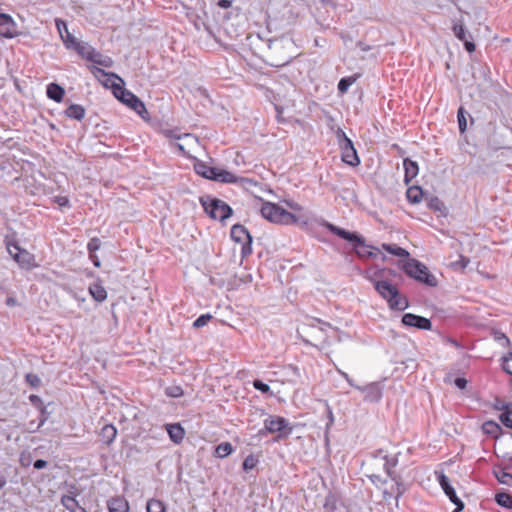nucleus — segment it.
<instances>
[{
  "instance_id": "obj_1",
  "label": "nucleus",
  "mask_w": 512,
  "mask_h": 512,
  "mask_svg": "<svg viewBox=\"0 0 512 512\" xmlns=\"http://www.w3.org/2000/svg\"><path fill=\"white\" fill-rule=\"evenodd\" d=\"M374 288L387 301L391 309L403 311L408 307L407 298L401 295L398 288L389 281H376Z\"/></svg>"
},
{
  "instance_id": "obj_42",
  "label": "nucleus",
  "mask_w": 512,
  "mask_h": 512,
  "mask_svg": "<svg viewBox=\"0 0 512 512\" xmlns=\"http://www.w3.org/2000/svg\"><path fill=\"white\" fill-rule=\"evenodd\" d=\"M21 268L23 269H31L33 266H35L34 264L31 263V260H33L34 258H18V257H15L13 258Z\"/></svg>"
},
{
  "instance_id": "obj_52",
  "label": "nucleus",
  "mask_w": 512,
  "mask_h": 512,
  "mask_svg": "<svg viewBox=\"0 0 512 512\" xmlns=\"http://www.w3.org/2000/svg\"><path fill=\"white\" fill-rule=\"evenodd\" d=\"M68 202V198L65 196H60L56 198V203H58L60 206H66Z\"/></svg>"
},
{
  "instance_id": "obj_31",
  "label": "nucleus",
  "mask_w": 512,
  "mask_h": 512,
  "mask_svg": "<svg viewBox=\"0 0 512 512\" xmlns=\"http://www.w3.org/2000/svg\"><path fill=\"white\" fill-rule=\"evenodd\" d=\"M147 512H166L165 505L158 499H150L147 502Z\"/></svg>"
},
{
  "instance_id": "obj_25",
  "label": "nucleus",
  "mask_w": 512,
  "mask_h": 512,
  "mask_svg": "<svg viewBox=\"0 0 512 512\" xmlns=\"http://www.w3.org/2000/svg\"><path fill=\"white\" fill-rule=\"evenodd\" d=\"M116 434H117V430L113 425H105L101 429L100 437L104 443L110 444L116 437Z\"/></svg>"
},
{
  "instance_id": "obj_32",
  "label": "nucleus",
  "mask_w": 512,
  "mask_h": 512,
  "mask_svg": "<svg viewBox=\"0 0 512 512\" xmlns=\"http://www.w3.org/2000/svg\"><path fill=\"white\" fill-rule=\"evenodd\" d=\"M383 249L388 252L389 254H392L394 256H410L409 252H407L405 249L398 247L397 245H382Z\"/></svg>"
},
{
  "instance_id": "obj_20",
  "label": "nucleus",
  "mask_w": 512,
  "mask_h": 512,
  "mask_svg": "<svg viewBox=\"0 0 512 512\" xmlns=\"http://www.w3.org/2000/svg\"><path fill=\"white\" fill-rule=\"evenodd\" d=\"M70 49H74L81 55L83 58L89 60L92 59V56H96V50L91 46L81 43L77 41Z\"/></svg>"
},
{
  "instance_id": "obj_16",
  "label": "nucleus",
  "mask_w": 512,
  "mask_h": 512,
  "mask_svg": "<svg viewBox=\"0 0 512 512\" xmlns=\"http://www.w3.org/2000/svg\"><path fill=\"white\" fill-rule=\"evenodd\" d=\"M166 431L174 443L179 444L183 441L185 430L179 423L167 424Z\"/></svg>"
},
{
  "instance_id": "obj_23",
  "label": "nucleus",
  "mask_w": 512,
  "mask_h": 512,
  "mask_svg": "<svg viewBox=\"0 0 512 512\" xmlns=\"http://www.w3.org/2000/svg\"><path fill=\"white\" fill-rule=\"evenodd\" d=\"M406 197L408 201L412 204H417L421 202L423 197V191L420 186H411L406 191Z\"/></svg>"
},
{
  "instance_id": "obj_34",
  "label": "nucleus",
  "mask_w": 512,
  "mask_h": 512,
  "mask_svg": "<svg viewBox=\"0 0 512 512\" xmlns=\"http://www.w3.org/2000/svg\"><path fill=\"white\" fill-rule=\"evenodd\" d=\"M6 247L10 256H20L22 253L20 246L14 240L7 241Z\"/></svg>"
},
{
  "instance_id": "obj_26",
  "label": "nucleus",
  "mask_w": 512,
  "mask_h": 512,
  "mask_svg": "<svg viewBox=\"0 0 512 512\" xmlns=\"http://www.w3.org/2000/svg\"><path fill=\"white\" fill-rule=\"evenodd\" d=\"M499 420L504 426L512 429V404H507L503 407Z\"/></svg>"
},
{
  "instance_id": "obj_40",
  "label": "nucleus",
  "mask_w": 512,
  "mask_h": 512,
  "mask_svg": "<svg viewBox=\"0 0 512 512\" xmlns=\"http://www.w3.org/2000/svg\"><path fill=\"white\" fill-rule=\"evenodd\" d=\"M211 319H212V315H210V314H203V315L199 316L193 322V327L194 328H201V327L205 326Z\"/></svg>"
},
{
  "instance_id": "obj_50",
  "label": "nucleus",
  "mask_w": 512,
  "mask_h": 512,
  "mask_svg": "<svg viewBox=\"0 0 512 512\" xmlns=\"http://www.w3.org/2000/svg\"><path fill=\"white\" fill-rule=\"evenodd\" d=\"M217 5L220 8L228 9V8H230L232 6V1L231 0H219Z\"/></svg>"
},
{
  "instance_id": "obj_12",
  "label": "nucleus",
  "mask_w": 512,
  "mask_h": 512,
  "mask_svg": "<svg viewBox=\"0 0 512 512\" xmlns=\"http://www.w3.org/2000/svg\"><path fill=\"white\" fill-rule=\"evenodd\" d=\"M402 323L408 327H415L421 330H430L432 323L428 318L412 313H406L402 317Z\"/></svg>"
},
{
  "instance_id": "obj_21",
  "label": "nucleus",
  "mask_w": 512,
  "mask_h": 512,
  "mask_svg": "<svg viewBox=\"0 0 512 512\" xmlns=\"http://www.w3.org/2000/svg\"><path fill=\"white\" fill-rule=\"evenodd\" d=\"M89 293L92 298L98 302L104 301L107 297L105 288L98 282H95L89 286Z\"/></svg>"
},
{
  "instance_id": "obj_36",
  "label": "nucleus",
  "mask_w": 512,
  "mask_h": 512,
  "mask_svg": "<svg viewBox=\"0 0 512 512\" xmlns=\"http://www.w3.org/2000/svg\"><path fill=\"white\" fill-rule=\"evenodd\" d=\"M258 464V458L253 454L248 455L243 461V469L249 471L254 469Z\"/></svg>"
},
{
  "instance_id": "obj_24",
  "label": "nucleus",
  "mask_w": 512,
  "mask_h": 512,
  "mask_svg": "<svg viewBox=\"0 0 512 512\" xmlns=\"http://www.w3.org/2000/svg\"><path fill=\"white\" fill-rule=\"evenodd\" d=\"M361 74L359 73H356L354 75H351V76H348V77H344L342 79H340L339 83H338V90L341 94H344L348 91L349 87L351 85H353L359 78H360Z\"/></svg>"
},
{
  "instance_id": "obj_53",
  "label": "nucleus",
  "mask_w": 512,
  "mask_h": 512,
  "mask_svg": "<svg viewBox=\"0 0 512 512\" xmlns=\"http://www.w3.org/2000/svg\"><path fill=\"white\" fill-rule=\"evenodd\" d=\"M6 304L8 306H15V305H17V300L13 297H8L6 300Z\"/></svg>"
},
{
  "instance_id": "obj_30",
  "label": "nucleus",
  "mask_w": 512,
  "mask_h": 512,
  "mask_svg": "<svg viewBox=\"0 0 512 512\" xmlns=\"http://www.w3.org/2000/svg\"><path fill=\"white\" fill-rule=\"evenodd\" d=\"M495 500L497 504H499L502 507L511 509L512 508V495L508 493H497L495 496Z\"/></svg>"
},
{
  "instance_id": "obj_11",
  "label": "nucleus",
  "mask_w": 512,
  "mask_h": 512,
  "mask_svg": "<svg viewBox=\"0 0 512 512\" xmlns=\"http://www.w3.org/2000/svg\"><path fill=\"white\" fill-rule=\"evenodd\" d=\"M17 25L14 19L6 13H0V37L12 39L17 36Z\"/></svg>"
},
{
  "instance_id": "obj_3",
  "label": "nucleus",
  "mask_w": 512,
  "mask_h": 512,
  "mask_svg": "<svg viewBox=\"0 0 512 512\" xmlns=\"http://www.w3.org/2000/svg\"><path fill=\"white\" fill-rule=\"evenodd\" d=\"M329 230L340 238L349 241L355 248L357 256H376L380 250L374 246L367 245L365 240L356 233L339 228L332 224L328 225Z\"/></svg>"
},
{
  "instance_id": "obj_4",
  "label": "nucleus",
  "mask_w": 512,
  "mask_h": 512,
  "mask_svg": "<svg viewBox=\"0 0 512 512\" xmlns=\"http://www.w3.org/2000/svg\"><path fill=\"white\" fill-rule=\"evenodd\" d=\"M261 215L268 221L280 225H293L298 218L291 212L276 203L264 202L261 206Z\"/></svg>"
},
{
  "instance_id": "obj_45",
  "label": "nucleus",
  "mask_w": 512,
  "mask_h": 512,
  "mask_svg": "<svg viewBox=\"0 0 512 512\" xmlns=\"http://www.w3.org/2000/svg\"><path fill=\"white\" fill-rule=\"evenodd\" d=\"M166 394L171 397H181L184 394V391L181 387L175 386L166 389Z\"/></svg>"
},
{
  "instance_id": "obj_57",
  "label": "nucleus",
  "mask_w": 512,
  "mask_h": 512,
  "mask_svg": "<svg viewBox=\"0 0 512 512\" xmlns=\"http://www.w3.org/2000/svg\"><path fill=\"white\" fill-rule=\"evenodd\" d=\"M291 431H292V428H289L285 435L287 436L288 434L291 433Z\"/></svg>"
},
{
  "instance_id": "obj_17",
  "label": "nucleus",
  "mask_w": 512,
  "mask_h": 512,
  "mask_svg": "<svg viewBox=\"0 0 512 512\" xmlns=\"http://www.w3.org/2000/svg\"><path fill=\"white\" fill-rule=\"evenodd\" d=\"M403 166L405 170L404 181L406 184H408L412 179H414L418 175L419 166L417 162L409 158L404 159Z\"/></svg>"
},
{
  "instance_id": "obj_28",
  "label": "nucleus",
  "mask_w": 512,
  "mask_h": 512,
  "mask_svg": "<svg viewBox=\"0 0 512 512\" xmlns=\"http://www.w3.org/2000/svg\"><path fill=\"white\" fill-rule=\"evenodd\" d=\"M108 507L109 512H128V502L121 499H112Z\"/></svg>"
},
{
  "instance_id": "obj_7",
  "label": "nucleus",
  "mask_w": 512,
  "mask_h": 512,
  "mask_svg": "<svg viewBox=\"0 0 512 512\" xmlns=\"http://www.w3.org/2000/svg\"><path fill=\"white\" fill-rule=\"evenodd\" d=\"M230 235L231 239L235 242L234 252H236L238 248L241 256H248L252 253V238L244 226L234 225Z\"/></svg>"
},
{
  "instance_id": "obj_38",
  "label": "nucleus",
  "mask_w": 512,
  "mask_h": 512,
  "mask_svg": "<svg viewBox=\"0 0 512 512\" xmlns=\"http://www.w3.org/2000/svg\"><path fill=\"white\" fill-rule=\"evenodd\" d=\"M465 111L463 107H460L457 112V118H458V124H459V130L461 133H463L467 128V121L465 117Z\"/></svg>"
},
{
  "instance_id": "obj_43",
  "label": "nucleus",
  "mask_w": 512,
  "mask_h": 512,
  "mask_svg": "<svg viewBox=\"0 0 512 512\" xmlns=\"http://www.w3.org/2000/svg\"><path fill=\"white\" fill-rule=\"evenodd\" d=\"M101 246V241L99 238L97 237H94L92 239H90V241L88 242V245H87V248H88V251L89 253H94L96 252Z\"/></svg>"
},
{
  "instance_id": "obj_35",
  "label": "nucleus",
  "mask_w": 512,
  "mask_h": 512,
  "mask_svg": "<svg viewBox=\"0 0 512 512\" xmlns=\"http://www.w3.org/2000/svg\"><path fill=\"white\" fill-rule=\"evenodd\" d=\"M454 35L460 40L465 41L467 39V32L462 24L455 23L452 27Z\"/></svg>"
},
{
  "instance_id": "obj_13",
  "label": "nucleus",
  "mask_w": 512,
  "mask_h": 512,
  "mask_svg": "<svg viewBox=\"0 0 512 512\" xmlns=\"http://www.w3.org/2000/svg\"><path fill=\"white\" fill-rule=\"evenodd\" d=\"M287 427V420L281 416H269L264 420V428L268 433L282 432Z\"/></svg>"
},
{
  "instance_id": "obj_15",
  "label": "nucleus",
  "mask_w": 512,
  "mask_h": 512,
  "mask_svg": "<svg viewBox=\"0 0 512 512\" xmlns=\"http://www.w3.org/2000/svg\"><path fill=\"white\" fill-rule=\"evenodd\" d=\"M55 24L62 41L70 49L77 42V39L69 32L67 24L63 20L56 19Z\"/></svg>"
},
{
  "instance_id": "obj_10",
  "label": "nucleus",
  "mask_w": 512,
  "mask_h": 512,
  "mask_svg": "<svg viewBox=\"0 0 512 512\" xmlns=\"http://www.w3.org/2000/svg\"><path fill=\"white\" fill-rule=\"evenodd\" d=\"M436 475L437 480L441 488L447 495V497L450 499L451 502H453L457 506L454 512H459L463 510L464 503L457 497L456 492L454 488L450 485L447 476L443 472H436Z\"/></svg>"
},
{
  "instance_id": "obj_59",
  "label": "nucleus",
  "mask_w": 512,
  "mask_h": 512,
  "mask_svg": "<svg viewBox=\"0 0 512 512\" xmlns=\"http://www.w3.org/2000/svg\"><path fill=\"white\" fill-rule=\"evenodd\" d=\"M178 147H179L180 150H183V146L182 145L178 144Z\"/></svg>"
},
{
  "instance_id": "obj_48",
  "label": "nucleus",
  "mask_w": 512,
  "mask_h": 512,
  "mask_svg": "<svg viewBox=\"0 0 512 512\" xmlns=\"http://www.w3.org/2000/svg\"><path fill=\"white\" fill-rule=\"evenodd\" d=\"M463 43H464L465 49L469 53H473L476 50V45L472 41L466 39L465 41H463Z\"/></svg>"
},
{
  "instance_id": "obj_29",
  "label": "nucleus",
  "mask_w": 512,
  "mask_h": 512,
  "mask_svg": "<svg viewBox=\"0 0 512 512\" xmlns=\"http://www.w3.org/2000/svg\"><path fill=\"white\" fill-rule=\"evenodd\" d=\"M233 452V446L229 442H222L215 448V456L219 458H224L230 455Z\"/></svg>"
},
{
  "instance_id": "obj_22",
  "label": "nucleus",
  "mask_w": 512,
  "mask_h": 512,
  "mask_svg": "<svg viewBox=\"0 0 512 512\" xmlns=\"http://www.w3.org/2000/svg\"><path fill=\"white\" fill-rule=\"evenodd\" d=\"M65 114L71 119L80 121L85 117V109L81 105L72 104L65 110Z\"/></svg>"
},
{
  "instance_id": "obj_47",
  "label": "nucleus",
  "mask_w": 512,
  "mask_h": 512,
  "mask_svg": "<svg viewBox=\"0 0 512 512\" xmlns=\"http://www.w3.org/2000/svg\"><path fill=\"white\" fill-rule=\"evenodd\" d=\"M483 428L485 429V431L487 433H492L493 430H497L499 429V425L495 422H492V421H489V422H486L484 425H483Z\"/></svg>"
},
{
  "instance_id": "obj_5",
  "label": "nucleus",
  "mask_w": 512,
  "mask_h": 512,
  "mask_svg": "<svg viewBox=\"0 0 512 512\" xmlns=\"http://www.w3.org/2000/svg\"><path fill=\"white\" fill-rule=\"evenodd\" d=\"M401 267L404 272L417 281L423 282L429 286H436V278L429 273L428 268L417 261L415 258H403Z\"/></svg>"
},
{
  "instance_id": "obj_19",
  "label": "nucleus",
  "mask_w": 512,
  "mask_h": 512,
  "mask_svg": "<svg viewBox=\"0 0 512 512\" xmlns=\"http://www.w3.org/2000/svg\"><path fill=\"white\" fill-rule=\"evenodd\" d=\"M65 95V90L56 83H50L47 86V96L48 98L54 100L55 102H62Z\"/></svg>"
},
{
  "instance_id": "obj_9",
  "label": "nucleus",
  "mask_w": 512,
  "mask_h": 512,
  "mask_svg": "<svg viewBox=\"0 0 512 512\" xmlns=\"http://www.w3.org/2000/svg\"><path fill=\"white\" fill-rule=\"evenodd\" d=\"M338 135L343 138V142L340 145L342 161L353 167L358 166L360 164V159L357 155L356 149L354 148L353 142L343 131H339Z\"/></svg>"
},
{
  "instance_id": "obj_8",
  "label": "nucleus",
  "mask_w": 512,
  "mask_h": 512,
  "mask_svg": "<svg viewBox=\"0 0 512 512\" xmlns=\"http://www.w3.org/2000/svg\"><path fill=\"white\" fill-rule=\"evenodd\" d=\"M205 212L215 220L224 221L232 214L231 207L220 199L202 201Z\"/></svg>"
},
{
  "instance_id": "obj_27",
  "label": "nucleus",
  "mask_w": 512,
  "mask_h": 512,
  "mask_svg": "<svg viewBox=\"0 0 512 512\" xmlns=\"http://www.w3.org/2000/svg\"><path fill=\"white\" fill-rule=\"evenodd\" d=\"M365 393V400L378 401L381 398V391L377 385H369L362 389Z\"/></svg>"
},
{
  "instance_id": "obj_41",
  "label": "nucleus",
  "mask_w": 512,
  "mask_h": 512,
  "mask_svg": "<svg viewBox=\"0 0 512 512\" xmlns=\"http://www.w3.org/2000/svg\"><path fill=\"white\" fill-rule=\"evenodd\" d=\"M29 400L30 402L35 406L37 407L38 409H40L41 413L44 414L45 410H46V407L44 406V403L42 401V399L38 396V395H35V394H32L29 396Z\"/></svg>"
},
{
  "instance_id": "obj_14",
  "label": "nucleus",
  "mask_w": 512,
  "mask_h": 512,
  "mask_svg": "<svg viewBox=\"0 0 512 512\" xmlns=\"http://www.w3.org/2000/svg\"><path fill=\"white\" fill-rule=\"evenodd\" d=\"M130 109L135 111L143 121L151 122V116L146 105L136 95L130 92Z\"/></svg>"
},
{
  "instance_id": "obj_58",
  "label": "nucleus",
  "mask_w": 512,
  "mask_h": 512,
  "mask_svg": "<svg viewBox=\"0 0 512 512\" xmlns=\"http://www.w3.org/2000/svg\"><path fill=\"white\" fill-rule=\"evenodd\" d=\"M94 264H95V266H97V267L100 265V264H99V262H98L97 260H96V261H94Z\"/></svg>"
},
{
  "instance_id": "obj_44",
  "label": "nucleus",
  "mask_w": 512,
  "mask_h": 512,
  "mask_svg": "<svg viewBox=\"0 0 512 512\" xmlns=\"http://www.w3.org/2000/svg\"><path fill=\"white\" fill-rule=\"evenodd\" d=\"M253 387L256 390L261 391L262 393H269L270 392L269 385L264 383V382H262L261 380H254L253 381Z\"/></svg>"
},
{
  "instance_id": "obj_6",
  "label": "nucleus",
  "mask_w": 512,
  "mask_h": 512,
  "mask_svg": "<svg viewBox=\"0 0 512 512\" xmlns=\"http://www.w3.org/2000/svg\"><path fill=\"white\" fill-rule=\"evenodd\" d=\"M196 173L204 178L223 183L237 182V176L227 170L218 169L207 165L205 162H197L194 165Z\"/></svg>"
},
{
  "instance_id": "obj_33",
  "label": "nucleus",
  "mask_w": 512,
  "mask_h": 512,
  "mask_svg": "<svg viewBox=\"0 0 512 512\" xmlns=\"http://www.w3.org/2000/svg\"><path fill=\"white\" fill-rule=\"evenodd\" d=\"M94 64L103 66V67H110L111 66V59L108 57L102 56L99 52L96 51V56H92V59H89Z\"/></svg>"
},
{
  "instance_id": "obj_51",
  "label": "nucleus",
  "mask_w": 512,
  "mask_h": 512,
  "mask_svg": "<svg viewBox=\"0 0 512 512\" xmlns=\"http://www.w3.org/2000/svg\"><path fill=\"white\" fill-rule=\"evenodd\" d=\"M47 466V462L42 459H38L34 462V468L35 469H43Z\"/></svg>"
},
{
  "instance_id": "obj_2",
  "label": "nucleus",
  "mask_w": 512,
  "mask_h": 512,
  "mask_svg": "<svg viewBox=\"0 0 512 512\" xmlns=\"http://www.w3.org/2000/svg\"><path fill=\"white\" fill-rule=\"evenodd\" d=\"M94 77L106 88L112 89V92L116 98L121 100L123 103L128 104V98H126L125 90L123 88L124 81L113 73H107L102 68L95 65L89 67Z\"/></svg>"
},
{
  "instance_id": "obj_18",
  "label": "nucleus",
  "mask_w": 512,
  "mask_h": 512,
  "mask_svg": "<svg viewBox=\"0 0 512 512\" xmlns=\"http://www.w3.org/2000/svg\"><path fill=\"white\" fill-rule=\"evenodd\" d=\"M61 504L70 512H87L86 509L79 504L75 496L63 495L61 497Z\"/></svg>"
},
{
  "instance_id": "obj_37",
  "label": "nucleus",
  "mask_w": 512,
  "mask_h": 512,
  "mask_svg": "<svg viewBox=\"0 0 512 512\" xmlns=\"http://www.w3.org/2000/svg\"><path fill=\"white\" fill-rule=\"evenodd\" d=\"M495 476L500 483L507 484V485H510L512 483V474L505 470H500L498 472H495Z\"/></svg>"
},
{
  "instance_id": "obj_55",
  "label": "nucleus",
  "mask_w": 512,
  "mask_h": 512,
  "mask_svg": "<svg viewBox=\"0 0 512 512\" xmlns=\"http://www.w3.org/2000/svg\"><path fill=\"white\" fill-rule=\"evenodd\" d=\"M7 481L3 475H0V489L6 485Z\"/></svg>"
},
{
  "instance_id": "obj_54",
  "label": "nucleus",
  "mask_w": 512,
  "mask_h": 512,
  "mask_svg": "<svg viewBox=\"0 0 512 512\" xmlns=\"http://www.w3.org/2000/svg\"><path fill=\"white\" fill-rule=\"evenodd\" d=\"M289 207L294 211H301L302 207L297 203H288Z\"/></svg>"
},
{
  "instance_id": "obj_56",
  "label": "nucleus",
  "mask_w": 512,
  "mask_h": 512,
  "mask_svg": "<svg viewBox=\"0 0 512 512\" xmlns=\"http://www.w3.org/2000/svg\"><path fill=\"white\" fill-rule=\"evenodd\" d=\"M44 419L40 421V423L37 425V428L41 427L44 424Z\"/></svg>"
},
{
  "instance_id": "obj_46",
  "label": "nucleus",
  "mask_w": 512,
  "mask_h": 512,
  "mask_svg": "<svg viewBox=\"0 0 512 512\" xmlns=\"http://www.w3.org/2000/svg\"><path fill=\"white\" fill-rule=\"evenodd\" d=\"M468 259L467 258H461L460 260L454 262L452 264V267L456 268V269H460V270H464L468 264Z\"/></svg>"
},
{
  "instance_id": "obj_49",
  "label": "nucleus",
  "mask_w": 512,
  "mask_h": 512,
  "mask_svg": "<svg viewBox=\"0 0 512 512\" xmlns=\"http://www.w3.org/2000/svg\"><path fill=\"white\" fill-rule=\"evenodd\" d=\"M454 383L459 389H465L467 386V380L461 377L456 378Z\"/></svg>"
},
{
  "instance_id": "obj_39",
  "label": "nucleus",
  "mask_w": 512,
  "mask_h": 512,
  "mask_svg": "<svg viewBox=\"0 0 512 512\" xmlns=\"http://www.w3.org/2000/svg\"><path fill=\"white\" fill-rule=\"evenodd\" d=\"M25 381L28 385L33 388H37L41 385V379L34 373H28L25 376Z\"/></svg>"
}]
</instances>
